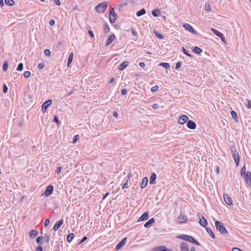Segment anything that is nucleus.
<instances>
[{
    "instance_id": "1",
    "label": "nucleus",
    "mask_w": 251,
    "mask_h": 251,
    "mask_svg": "<svg viewBox=\"0 0 251 251\" xmlns=\"http://www.w3.org/2000/svg\"><path fill=\"white\" fill-rule=\"evenodd\" d=\"M176 237L177 238H179L184 240H185L186 241L189 242L190 243H192L194 244V245H198V246H201V244L200 243L197 241L196 239H195L193 237L187 235H180L177 236Z\"/></svg>"
},
{
    "instance_id": "2",
    "label": "nucleus",
    "mask_w": 251,
    "mask_h": 251,
    "mask_svg": "<svg viewBox=\"0 0 251 251\" xmlns=\"http://www.w3.org/2000/svg\"><path fill=\"white\" fill-rule=\"evenodd\" d=\"M230 151L234 160L235 163L237 166L239 165L240 157L238 152L237 151L236 147L232 146L230 147Z\"/></svg>"
},
{
    "instance_id": "3",
    "label": "nucleus",
    "mask_w": 251,
    "mask_h": 251,
    "mask_svg": "<svg viewBox=\"0 0 251 251\" xmlns=\"http://www.w3.org/2000/svg\"><path fill=\"white\" fill-rule=\"evenodd\" d=\"M215 224L217 230H219L221 234H228V232L222 222L216 221H215Z\"/></svg>"
},
{
    "instance_id": "4",
    "label": "nucleus",
    "mask_w": 251,
    "mask_h": 251,
    "mask_svg": "<svg viewBox=\"0 0 251 251\" xmlns=\"http://www.w3.org/2000/svg\"><path fill=\"white\" fill-rule=\"evenodd\" d=\"M107 2H102L98 4L96 7V10L99 13L103 12L107 7Z\"/></svg>"
},
{
    "instance_id": "5",
    "label": "nucleus",
    "mask_w": 251,
    "mask_h": 251,
    "mask_svg": "<svg viewBox=\"0 0 251 251\" xmlns=\"http://www.w3.org/2000/svg\"><path fill=\"white\" fill-rule=\"evenodd\" d=\"M116 16L117 15L114 11V9L113 8H111L109 12V21L111 23H115L116 20Z\"/></svg>"
},
{
    "instance_id": "6",
    "label": "nucleus",
    "mask_w": 251,
    "mask_h": 251,
    "mask_svg": "<svg viewBox=\"0 0 251 251\" xmlns=\"http://www.w3.org/2000/svg\"><path fill=\"white\" fill-rule=\"evenodd\" d=\"M198 218L199 219V224L204 227H206V226L207 225L206 220L204 218L202 215L201 213L198 214Z\"/></svg>"
},
{
    "instance_id": "7",
    "label": "nucleus",
    "mask_w": 251,
    "mask_h": 251,
    "mask_svg": "<svg viewBox=\"0 0 251 251\" xmlns=\"http://www.w3.org/2000/svg\"><path fill=\"white\" fill-rule=\"evenodd\" d=\"M246 180L248 185L251 186V173L248 171L246 174L242 176Z\"/></svg>"
},
{
    "instance_id": "8",
    "label": "nucleus",
    "mask_w": 251,
    "mask_h": 251,
    "mask_svg": "<svg viewBox=\"0 0 251 251\" xmlns=\"http://www.w3.org/2000/svg\"><path fill=\"white\" fill-rule=\"evenodd\" d=\"M52 103V100H49L43 103L42 106V110L45 113L49 106Z\"/></svg>"
},
{
    "instance_id": "9",
    "label": "nucleus",
    "mask_w": 251,
    "mask_h": 251,
    "mask_svg": "<svg viewBox=\"0 0 251 251\" xmlns=\"http://www.w3.org/2000/svg\"><path fill=\"white\" fill-rule=\"evenodd\" d=\"M53 186L51 185H49L46 188V189L45 191V192H44L45 196L46 197H49V196H50L52 194V193L53 192Z\"/></svg>"
},
{
    "instance_id": "10",
    "label": "nucleus",
    "mask_w": 251,
    "mask_h": 251,
    "mask_svg": "<svg viewBox=\"0 0 251 251\" xmlns=\"http://www.w3.org/2000/svg\"><path fill=\"white\" fill-rule=\"evenodd\" d=\"M188 120V117L185 115L180 116L178 118V123L181 125H183Z\"/></svg>"
},
{
    "instance_id": "11",
    "label": "nucleus",
    "mask_w": 251,
    "mask_h": 251,
    "mask_svg": "<svg viewBox=\"0 0 251 251\" xmlns=\"http://www.w3.org/2000/svg\"><path fill=\"white\" fill-rule=\"evenodd\" d=\"M183 26L185 28H186V29L189 30L190 32H191V33H192L194 34H197V32L194 30L193 27L190 25H189L188 24H185L183 25Z\"/></svg>"
},
{
    "instance_id": "12",
    "label": "nucleus",
    "mask_w": 251,
    "mask_h": 251,
    "mask_svg": "<svg viewBox=\"0 0 251 251\" xmlns=\"http://www.w3.org/2000/svg\"><path fill=\"white\" fill-rule=\"evenodd\" d=\"M187 220V217L185 215L180 214L177 218V221L179 223H184Z\"/></svg>"
},
{
    "instance_id": "13",
    "label": "nucleus",
    "mask_w": 251,
    "mask_h": 251,
    "mask_svg": "<svg viewBox=\"0 0 251 251\" xmlns=\"http://www.w3.org/2000/svg\"><path fill=\"white\" fill-rule=\"evenodd\" d=\"M187 126L189 129H194L196 127V124L194 121L189 120L187 122Z\"/></svg>"
},
{
    "instance_id": "14",
    "label": "nucleus",
    "mask_w": 251,
    "mask_h": 251,
    "mask_svg": "<svg viewBox=\"0 0 251 251\" xmlns=\"http://www.w3.org/2000/svg\"><path fill=\"white\" fill-rule=\"evenodd\" d=\"M224 199L225 201V202L228 205H232V200L231 198L228 196V195L227 194H224Z\"/></svg>"
},
{
    "instance_id": "15",
    "label": "nucleus",
    "mask_w": 251,
    "mask_h": 251,
    "mask_svg": "<svg viewBox=\"0 0 251 251\" xmlns=\"http://www.w3.org/2000/svg\"><path fill=\"white\" fill-rule=\"evenodd\" d=\"M126 241V238L125 237L121 241H120L116 246V250H119L123 246L125 245Z\"/></svg>"
},
{
    "instance_id": "16",
    "label": "nucleus",
    "mask_w": 251,
    "mask_h": 251,
    "mask_svg": "<svg viewBox=\"0 0 251 251\" xmlns=\"http://www.w3.org/2000/svg\"><path fill=\"white\" fill-rule=\"evenodd\" d=\"M63 223V220L61 219L60 220L58 221L53 226L54 231H57L61 226Z\"/></svg>"
},
{
    "instance_id": "17",
    "label": "nucleus",
    "mask_w": 251,
    "mask_h": 251,
    "mask_svg": "<svg viewBox=\"0 0 251 251\" xmlns=\"http://www.w3.org/2000/svg\"><path fill=\"white\" fill-rule=\"evenodd\" d=\"M181 251H189V247L188 244L183 242L180 244Z\"/></svg>"
},
{
    "instance_id": "18",
    "label": "nucleus",
    "mask_w": 251,
    "mask_h": 251,
    "mask_svg": "<svg viewBox=\"0 0 251 251\" xmlns=\"http://www.w3.org/2000/svg\"><path fill=\"white\" fill-rule=\"evenodd\" d=\"M148 216H149V212H145L144 213H143L142 216L139 218L138 221L141 222V221H144L148 219Z\"/></svg>"
},
{
    "instance_id": "19",
    "label": "nucleus",
    "mask_w": 251,
    "mask_h": 251,
    "mask_svg": "<svg viewBox=\"0 0 251 251\" xmlns=\"http://www.w3.org/2000/svg\"><path fill=\"white\" fill-rule=\"evenodd\" d=\"M128 65V62L127 61L123 62L121 63L118 67V69L120 71L124 70Z\"/></svg>"
},
{
    "instance_id": "20",
    "label": "nucleus",
    "mask_w": 251,
    "mask_h": 251,
    "mask_svg": "<svg viewBox=\"0 0 251 251\" xmlns=\"http://www.w3.org/2000/svg\"><path fill=\"white\" fill-rule=\"evenodd\" d=\"M148 183V178L147 177H145L143 179L142 183L140 185V187L141 189H143L145 188Z\"/></svg>"
},
{
    "instance_id": "21",
    "label": "nucleus",
    "mask_w": 251,
    "mask_h": 251,
    "mask_svg": "<svg viewBox=\"0 0 251 251\" xmlns=\"http://www.w3.org/2000/svg\"><path fill=\"white\" fill-rule=\"evenodd\" d=\"M156 178V174L153 173L151 175V177L150 178V184H153L155 182V180Z\"/></svg>"
},
{
    "instance_id": "22",
    "label": "nucleus",
    "mask_w": 251,
    "mask_h": 251,
    "mask_svg": "<svg viewBox=\"0 0 251 251\" xmlns=\"http://www.w3.org/2000/svg\"><path fill=\"white\" fill-rule=\"evenodd\" d=\"M38 234V231L32 229L29 232V236L31 238H34Z\"/></svg>"
},
{
    "instance_id": "23",
    "label": "nucleus",
    "mask_w": 251,
    "mask_h": 251,
    "mask_svg": "<svg viewBox=\"0 0 251 251\" xmlns=\"http://www.w3.org/2000/svg\"><path fill=\"white\" fill-rule=\"evenodd\" d=\"M154 222H155V221H154V219L153 218H151L149 221H148L147 222H146L144 226L145 227H150L151 226H152L153 223H154Z\"/></svg>"
},
{
    "instance_id": "24",
    "label": "nucleus",
    "mask_w": 251,
    "mask_h": 251,
    "mask_svg": "<svg viewBox=\"0 0 251 251\" xmlns=\"http://www.w3.org/2000/svg\"><path fill=\"white\" fill-rule=\"evenodd\" d=\"M115 38V36L114 35H112L110 36H109L106 41L105 46H107L109 45L112 43V42L114 40Z\"/></svg>"
},
{
    "instance_id": "25",
    "label": "nucleus",
    "mask_w": 251,
    "mask_h": 251,
    "mask_svg": "<svg viewBox=\"0 0 251 251\" xmlns=\"http://www.w3.org/2000/svg\"><path fill=\"white\" fill-rule=\"evenodd\" d=\"M193 51L196 54H200L202 52V50L198 47H195L193 49Z\"/></svg>"
},
{
    "instance_id": "26",
    "label": "nucleus",
    "mask_w": 251,
    "mask_h": 251,
    "mask_svg": "<svg viewBox=\"0 0 251 251\" xmlns=\"http://www.w3.org/2000/svg\"><path fill=\"white\" fill-rule=\"evenodd\" d=\"M211 31L218 37H222V33L216 30L215 28H212Z\"/></svg>"
},
{
    "instance_id": "27",
    "label": "nucleus",
    "mask_w": 251,
    "mask_h": 251,
    "mask_svg": "<svg viewBox=\"0 0 251 251\" xmlns=\"http://www.w3.org/2000/svg\"><path fill=\"white\" fill-rule=\"evenodd\" d=\"M74 234L73 233H70L68 234L67 236V241L70 243L73 240V238H74Z\"/></svg>"
},
{
    "instance_id": "28",
    "label": "nucleus",
    "mask_w": 251,
    "mask_h": 251,
    "mask_svg": "<svg viewBox=\"0 0 251 251\" xmlns=\"http://www.w3.org/2000/svg\"><path fill=\"white\" fill-rule=\"evenodd\" d=\"M151 13L154 17H158L160 14V11L158 9H156L152 10Z\"/></svg>"
},
{
    "instance_id": "29",
    "label": "nucleus",
    "mask_w": 251,
    "mask_h": 251,
    "mask_svg": "<svg viewBox=\"0 0 251 251\" xmlns=\"http://www.w3.org/2000/svg\"><path fill=\"white\" fill-rule=\"evenodd\" d=\"M146 13V10L145 9L142 8L140 10L138 11L136 13V15L138 17L141 16Z\"/></svg>"
},
{
    "instance_id": "30",
    "label": "nucleus",
    "mask_w": 251,
    "mask_h": 251,
    "mask_svg": "<svg viewBox=\"0 0 251 251\" xmlns=\"http://www.w3.org/2000/svg\"><path fill=\"white\" fill-rule=\"evenodd\" d=\"M159 65L164 67L166 69H169L170 68V65L169 63H160L159 64Z\"/></svg>"
},
{
    "instance_id": "31",
    "label": "nucleus",
    "mask_w": 251,
    "mask_h": 251,
    "mask_svg": "<svg viewBox=\"0 0 251 251\" xmlns=\"http://www.w3.org/2000/svg\"><path fill=\"white\" fill-rule=\"evenodd\" d=\"M74 53L73 52H71L70 53L69 57L68 58V65L69 66L70 64H71L72 62L73 59Z\"/></svg>"
},
{
    "instance_id": "32",
    "label": "nucleus",
    "mask_w": 251,
    "mask_h": 251,
    "mask_svg": "<svg viewBox=\"0 0 251 251\" xmlns=\"http://www.w3.org/2000/svg\"><path fill=\"white\" fill-rule=\"evenodd\" d=\"M231 116L232 117L233 119L235 121H237V120H238V117H237V113L236 112H235L234 111L232 110L231 111Z\"/></svg>"
},
{
    "instance_id": "33",
    "label": "nucleus",
    "mask_w": 251,
    "mask_h": 251,
    "mask_svg": "<svg viewBox=\"0 0 251 251\" xmlns=\"http://www.w3.org/2000/svg\"><path fill=\"white\" fill-rule=\"evenodd\" d=\"M205 228L206 231L208 233V234L211 236L212 238L214 239L215 238V235L213 232L212 231V230H211V229L209 227H205Z\"/></svg>"
},
{
    "instance_id": "34",
    "label": "nucleus",
    "mask_w": 251,
    "mask_h": 251,
    "mask_svg": "<svg viewBox=\"0 0 251 251\" xmlns=\"http://www.w3.org/2000/svg\"><path fill=\"white\" fill-rule=\"evenodd\" d=\"M154 34L157 38H158L160 39H162L163 38V35L162 34H160L157 31L155 30L154 31Z\"/></svg>"
},
{
    "instance_id": "35",
    "label": "nucleus",
    "mask_w": 251,
    "mask_h": 251,
    "mask_svg": "<svg viewBox=\"0 0 251 251\" xmlns=\"http://www.w3.org/2000/svg\"><path fill=\"white\" fill-rule=\"evenodd\" d=\"M4 1L6 4L9 6H12L14 4L13 0H4Z\"/></svg>"
},
{
    "instance_id": "36",
    "label": "nucleus",
    "mask_w": 251,
    "mask_h": 251,
    "mask_svg": "<svg viewBox=\"0 0 251 251\" xmlns=\"http://www.w3.org/2000/svg\"><path fill=\"white\" fill-rule=\"evenodd\" d=\"M42 237L43 241H44L46 243H48L50 240V237L48 235H45L44 236H41Z\"/></svg>"
},
{
    "instance_id": "37",
    "label": "nucleus",
    "mask_w": 251,
    "mask_h": 251,
    "mask_svg": "<svg viewBox=\"0 0 251 251\" xmlns=\"http://www.w3.org/2000/svg\"><path fill=\"white\" fill-rule=\"evenodd\" d=\"M8 69V62L7 61L5 60L3 65V68L2 69L4 71H6Z\"/></svg>"
},
{
    "instance_id": "38",
    "label": "nucleus",
    "mask_w": 251,
    "mask_h": 251,
    "mask_svg": "<svg viewBox=\"0 0 251 251\" xmlns=\"http://www.w3.org/2000/svg\"><path fill=\"white\" fill-rule=\"evenodd\" d=\"M23 67H24L23 64L22 63H20L19 64L16 70L18 71H22L23 70Z\"/></svg>"
},
{
    "instance_id": "39",
    "label": "nucleus",
    "mask_w": 251,
    "mask_h": 251,
    "mask_svg": "<svg viewBox=\"0 0 251 251\" xmlns=\"http://www.w3.org/2000/svg\"><path fill=\"white\" fill-rule=\"evenodd\" d=\"M44 54L47 56H50L51 55V51L49 49H46L44 50Z\"/></svg>"
},
{
    "instance_id": "40",
    "label": "nucleus",
    "mask_w": 251,
    "mask_h": 251,
    "mask_svg": "<svg viewBox=\"0 0 251 251\" xmlns=\"http://www.w3.org/2000/svg\"><path fill=\"white\" fill-rule=\"evenodd\" d=\"M110 30L109 27L108 25L107 24H105L104 25V32L107 33H108Z\"/></svg>"
},
{
    "instance_id": "41",
    "label": "nucleus",
    "mask_w": 251,
    "mask_h": 251,
    "mask_svg": "<svg viewBox=\"0 0 251 251\" xmlns=\"http://www.w3.org/2000/svg\"><path fill=\"white\" fill-rule=\"evenodd\" d=\"M11 75L13 78L14 80H16L18 78L19 76V74L16 72H13Z\"/></svg>"
},
{
    "instance_id": "42",
    "label": "nucleus",
    "mask_w": 251,
    "mask_h": 251,
    "mask_svg": "<svg viewBox=\"0 0 251 251\" xmlns=\"http://www.w3.org/2000/svg\"><path fill=\"white\" fill-rule=\"evenodd\" d=\"M247 173V172L246 171V167L245 166H244L242 168L241 170V172H240L241 176H242L244 174H246V173Z\"/></svg>"
},
{
    "instance_id": "43",
    "label": "nucleus",
    "mask_w": 251,
    "mask_h": 251,
    "mask_svg": "<svg viewBox=\"0 0 251 251\" xmlns=\"http://www.w3.org/2000/svg\"><path fill=\"white\" fill-rule=\"evenodd\" d=\"M36 242L38 244H42L43 243V239L41 236H38L36 239Z\"/></svg>"
},
{
    "instance_id": "44",
    "label": "nucleus",
    "mask_w": 251,
    "mask_h": 251,
    "mask_svg": "<svg viewBox=\"0 0 251 251\" xmlns=\"http://www.w3.org/2000/svg\"><path fill=\"white\" fill-rule=\"evenodd\" d=\"M158 89V86L157 85H155L151 87V91L152 92H155Z\"/></svg>"
},
{
    "instance_id": "45",
    "label": "nucleus",
    "mask_w": 251,
    "mask_h": 251,
    "mask_svg": "<svg viewBox=\"0 0 251 251\" xmlns=\"http://www.w3.org/2000/svg\"><path fill=\"white\" fill-rule=\"evenodd\" d=\"M30 75V72L29 71H25L24 73L25 77L28 78Z\"/></svg>"
},
{
    "instance_id": "46",
    "label": "nucleus",
    "mask_w": 251,
    "mask_h": 251,
    "mask_svg": "<svg viewBox=\"0 0 251 251\" xmlns=\"http://www.w3.org/2000/svg\"><path fill=\"white\" fill-rule=\"evenodd\" d=\"M181 50L183 51V52L186 55H187L188 56L191 57V55L188 53L187 51L183 47L182 48Z\"/></svg>"
},
{
    "instance_id": "47",
    "label": "nucleus",
    "mask_w": 251,
    "mask_h": 251,
    "mask_svg": "<svg viewBox=\"0 0 251 251\" xmlns=\"http://www.w3.org/2000/svg\"><path fill=\"white\" fill-rule=\"evenodd\" d=\"M211 6L210 4H205V10L206 11H210L211 10Z\"/></svg>"
},
{
    "instance_id": "48",
    "label": "nucleus",
    "mask_w": 251,
    "mask_h": 251,
    "mask_svg": "<svg viewBox=\"0 0 251 251\" xmlns=\"http://www.w3.org/2000/svg\"><path fill=\"white\" fill-rule=\"evenodd\" d=\"M45 67L44 63H40L38 65V68L40 70L42 69Z\"/></svg>"
},
{
    "instance_id": "49",
    "label": "nucleus",
    "mask_w": 251,
    "mask_h": 251,
    "mask_svg": "<svg viewBox=\"0 0 251 251\" xmlns=\"http://www.w3.org/2000/svg\"><path fill=\"white\" fill-rule=\"evenodd\" d=\"M247 100L248 101V103H247V107L248 109H250V108H251V100Z\"/></svg>"
},
{
    "instance_id": "50",
    "label": "nucleus",
    "mask_w": 251,
    "mask_h": 251,
    "mask_svg": "<svg viewBox=\"0 0 251 251\" xmlns=\"http://www.w3.org/2000/svg\"><path fill=\"white\" fill-rule=\"evenodd\" d=\"M7 90H8V88L6 86V84H4L3 85V92L4 93H7Z\"/></svg>"
},
{
    "instance_id": "51",
    "label": "nucleus",
    "mask_w": 251,
    "mask_h": 251,
    "mask_svg": "<svg viewBox=\"0 0 251 251\" xmlns=\"http://www.w3.org/2000/svg\"><path fill=\"white\" fill-rule=\"evenodd\" d=\"M78 137H79V135H75V136L74 137V139H73V143H76V142L77 141V140H78Z\"/></svg>"
},
{
    "instance_id": "52",
    "label": "nucleus",
    "mask_w": 251,
    "mask_h": 251,
    "mask_svg": "<svg viewBox=\"0 0 251 251\" xmlns=\"http://www.w3.org/2000/svg\"><path fill=\"white\" fill-rule=\"evenodd\" d=\"M181 65V62H180V61L177 62L176 63V69H179V68L180 67Z\"/></svg>"
},
{
    "instance_id": "53",
    "label": "nucleus",
    "mask_w": 251,
    "mask_h": 251,
    "mask_svg": "<svg viewBox=\"0 0 251 251\" xmlns=\"http://www.w3.org/2000/svg\"><path fill=\"white\" fill-rule=\"evenodd\" d=\"M159 107L158 104L156 103H154L152 105V108L154 109H156Z\"/></svg>"
},
{
    "instance_id": "54",
    "label": "nucleus",
    "mask_w": 251,
    "mask_h": 251,
    "mask_svg": "<svg viewBox=\"0 0 251 251\" xmlns=\"http://www.w3.org/2000/svg\"><path fill=\"white\" fill-rule=\"evenodd\" d=\"M50 223V220L49 219H47L46 220H45V223H44V225L45 226H47L49 225Z\"/></svg>"
},
{
    "instance_id": "55",
    "label": "nucleus",
    "mask_w": 251,
    "mask_h": 251,
    "mask_svg": "<svg viewBox=\"0 0 251 251\" xmlns=\"http://www.w3.org/2000/svg\"><path fill=\"white\" fill-rule=\"evenodd\" d=\"M127 183H128V181L126 180V182L123 184V185L122 186L123 189L127 187Z\"/></svg>"
},
{
    "instance_id": "56",
    "label": "nucleus",
    "mask_w": 251,
    "mask_h": 251,
    "mask_svg": "<svg viewBox=\"0 0 251 251\" xmlns=\"http://www.w3.org/2000/svg\"><path fill=\"white\" fill-rule=\"evenodd\" d=\"M159 251H172L171 250H169L168 249H167L165 247H163V249H162V248H161V250Z\"/></svg>"
},
{
    "instance_id": "57",
    "label": "nucleus",
    "mask_w": 251,
    "mask_h": 251,
    "mask_svg": "<svg viewBox=\"0 0 251 251\" xmlns=\"http://www.w3.org/2000/svg\"><path fill=\"white\" fill-rule=\"evenodd\" d=\"M88 34L91 37H94V34H93V32L92 30H88Z\"/></svg>"
},
{
    "instance_id": "58",
    "label": "nucleus",
    "mask_w": 251,
    "mask_h": 251,
    "mask_svg": "<svg viewBox=\"0 0 251 251\" xmlns=\"http://www.w3.org/2000/svg\"><path fill=\"white\" fill-rule=\"evenodd\" d=\"M122 95H125L126 94V89H123L121 91Z\"/></svg>"
},
{
    "instance_id": "59",
    "label": "nucleus",
    "mask_w": 251,
    "mask_h": 251,
    "mask_svg": "<svg viewBox=\"0 0 251 251\" xmlns=\"http://www.w3.org/2000/svg\"><path fill=\"white\" fill-rule=\"evenodd\" d=\"M36 251H43L42 247L41 246H39L36 248Z\"/></svg>"
},
{
    "instance_id": "60",
    "label": "nucleus",
    "mask_w": 251,
    "mask_h": 251,
    "mask_svg": "<svg viewBox=\"0 0 251 251\" xmlns=\"http://www.w3.org/2000/svg\"><path fill=\"white\" fill-rule=\"evenodd\" d=\"M113 117H115V118H117L118 116V114L117 113V111H114L113 112Z\"/></svg>"
},
{
    "instance_id": "61",
    "label": "nucleus",
    "mask_w": 251,
    "mask_h": 251,
    "mask_svg": "<svg viewBox=\"0 0 251 251\" xmlns=\"http://www.w3.org/2000/svg\"><path fill=\"white\" fill-rule=\"evenodd\" d=\"M87 239V237L86 236H84L80 242L79 244L82 243V242H84Z\"/></svg>"
},
{
    "instance_id": "62",
    "label": "nucleus",
    "mask_w": 251,
    "mask_h": 251,
    "mask_svg": "<svg viewBox=\"0 0 251 251\" xmlns=\"http://www.w3.org/2000/svg\"><path fill=\"white\" fill-rule=\"evenodd\" d=\"M61 169H62L61 167H58L57 168V173L59 174L61 172Z\"/></svg>"
},
{
    "instance_id": "63",
    "label": "nucleus",
    "mask_w": 251,
    "mask_h": 251,
    "mask_svg": "<svg viewBox=\"0 0 251 251\" xmlns=\"http://www.w3.org/2000/svg\"><path fill=\"white\" fill-rule=\"evenodd\" d=\"M54 23H55V21L54 20H51L50 22H49V24L50 25H54Z\"/></svg>"
},
{
    "instance_id": "64",
    "label": "nucleus",
    "mask_w": 251,
    "mask_h": 251,
    "mask_svg": "<svg viewBox=\"0 0 251 251\" xmlns=\"http://www.w3.org/2000/svg\"><path fill=\"white\" fill-rule=\"evenodd\" d=\"M139 66H140V67H141V68H144V67H145V63L141 62H140V63H139Z\"/></svg>"
}]
</instances>
